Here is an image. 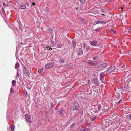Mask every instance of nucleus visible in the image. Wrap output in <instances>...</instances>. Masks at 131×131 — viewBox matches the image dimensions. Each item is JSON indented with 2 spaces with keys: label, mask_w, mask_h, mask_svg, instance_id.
Wrapping results in <instances>:
<instances>
[{
  "label": "nucleus",
  "mask_w": 131,
  "mask_h": 131,
  "mask_svg": "<svg viewBox=\"0 0 131 131\" xmlns=\"http://www.w3.org/2000/svg\"><path fill=\"white\" fill-rule=\"evenodd\" d=\"M89 43L92 46H98V45H96L97 43V41L96 40L91 41L89 42Z\"/></svg>",
  "instance_id": "nucleus-10"
},
{
  "label": "nucleus",
  "mask_w": 131,
  "mask_h": 131,
  "mask_svg": "<svg viewBox=\"0 0 131 131\" xmlns=\"http://www.w3.org/2000/svg\"><path fill=\"white\" fill-rule=\"evenodd\" d=\"M57 46L59 48H61L62 47V45L61 44H59L57 45Z\"/></svg>",
  "instance_id": "nucleus-31"
},
{
  "label": "nucleus",
  "mask_w": 131,
  "mask_h": 131,
  "mask_svg": "<svg viewBox=\"0 0 131 131\" xmlns=\"http://www.w3.org/2000/svg\"><path fill=\"white\" fill-rule=\"evenodd\" d=\"M14 127L13 125H12L10 127V128H8V131H13L14 130Z\"/></svg>",
  "instance_id": "nucleus-14"
},
{
  "label": "nucleus",
  "mask_w": 131,
  "mask_h": 131,
  "mask_svg": "<svg viewBox=\"0 0 131 131\" xmlns=\"http://www.w3.org/2000/svg\"><path fill=\"white\" fill-rule=\"evenodd\" d=\"M124 100H119L118 104H119V103H122V102H124Z\"/></svg>",
  "instance_id": "nucleus-32"
},
{
  "label": "nucleus",
  "mask_w": 131,
  "mask_h": 131,
  "mask_svg": "<svg viewBox=\"0 0 131 131\" xmlns=\"http://www.w3.org/2000/svg\"><path fill=\"white\" fill-rule=\"evenodd\" d=\"M106 126H109L110 125H114V124H113V125L112 124V121L111 120H106Z\"/></svg>",
  "instance_id": "nucleus-6"
},
{
  "label": "nucleus",
  "mask_w": 131,
  "mask_h": 131,
  "mask_svg": "<svg viewBox=\"0 0 131 131\" xmlns=\"http://www.w3.org/2000/svg\"><path fill=\"white\" fill-rule=\"evenodd\" d=\"M80 113H81V114H83V111H82Z\"/></svg>",
  "instance_id": "nucleus-52"
},
{
  "label": "nucleus",
  "mask_w": 131,
  "mask_h": 131,
  "mask_svg": "<svg viewBox=\"0 0 131 131\" xmlns=\"http://www.w3.org/2000/svg\"><path fill=\"white\" fill-rule=\"evenodd\" d=\"M23 72L24 75L27 77H29V71L26 67H24L23 69Z\"/></svg>",
  "instance_id": "nucleus-3"
},
{
  "label": "nucleus",
  "mask_w": 131,
  "mask_h": 131,
  "mask_svg": "<svg viewBox=\"0 0 131 131\" xmlns=\"http://www.w3.org/2000/svg\"><path fill=\"white\" fill-rule=\"evenodd\" d=\"M104 78V73L103 72L100 73V80L103 82L104 83V80L103 79Z\"/></svg>",
  "instance_id": "nucleus-9"
},
{
  "label": "nucleus",
  "mask_w": 131,
  "mask_h": 131,
  "mask_svg": "<svg viewBox=\"0 0 131 131\" xmlns=\"http://www.w3.org/2000/svg\"><path fill=\"white\" fill-rule=\"evenodd\" d=\"M98 58V57L97 56H95L93 57V59L94 60H96Z\"/></svg>",
  "instance_id": "nucleus-30"
},
{
  "label": "nucleus",
  "mask_w": 131,
  "mask_h": 131,
  "mask_svg": "<svg viewBox=\"0 0 131 131\" xmlns=\"http://www.w3.org/2000/svg\"><path fill=\"white\" fill-rule=\"evenodd\" d=\"M123 8L122 7L121 8V9H123Z\"/></svg>",
  "instance_id": "nucleus-56"
},
{
  "label": "nucleus",
  "mask_w": 131,
  "mask_h": 131,
  "mask_svg": "<svg viewBox=\"0 0 131 131\" xmlns=\"http://www.w3.org/2000/svg\"><path fill=\"white\" fill-rule=\"evenodd\" d=\"M19 67V64L18 63H16L15 65V68H17Z\"/></svg>",
  "instance_id": "nucleus-23"
},
{
  "label": "nucleus",
  "mask_w": 131,
  "mask_h": 131,
  "mask_svg": "<svg viewBox=\"0 0 131 131\" xmlns=\"http://www.w3.org/2000/svg\"><path fill=\"white\" fill-rule=\"evenodd\" d=\"M105 2H109L111 0H104Z\"/></svg>",
  "instance_id": "nucleus-41"
},
{
  "label": "nucleus",
  "mask_w": 131,
  "mask_h": 131,
  "mask_svg": "<svg viewBox=\"0 0 131 131\" xmlns=\"http://www.w3.org/2000/svg\"><path fill=\"white\" fill-rule=\"evenodd\" d=\"M131 54H130L129 55H128V57L129 58V60L130 61H131V56L130 55Z\"/></svg>",
  "instance_id": "nucleus-36"
},
{
  "label": "nucleus",
  "mask_w": 131,
  "mask_h": 131,
  "mask_svg": "<svg viewBox=\"0 0 131 131\" xmlns=\"http://www.w3.org/2000/svg\"><path fill=\"white\" fill-rule=\"evenodd\" d=\"M43 69H41L38 70V72L39 73H40L42 72L43 71Z\"/></svg>",
  "instance_id": "nucleus-27"
},
{
  "label": "nucleus",
  "mask_w": 131,
  "mask_h": 131,
  "mask_svg": "<svg viewBox=\"0 0 131 131\" xmlns=\"http://www.w3.org/2000/svg\"><path fill=\"white\" fill-rule=\"evenodd\" d=\"M25 118L26 120H27L28 122L31 123V121L30 120V118L29 116L27 114L25 115Z\"/></svg>",
  "instance_id": "nucleus-12"
},
{
  "label": "nucleus",
  "mask_w": 131,
  "mask_h": 131,
  "mask_svg": "<svg viewBox=\"0 0 131 131\" xmlns=\"http://www.w3.org/2000/svg\"><path fill=\"white\" fill-rule=\"evenodd\" d=\"M49 30H50V31H53V29L52 28H50L49 29Z\"/></svg>",
  "instance_id": "nucleus-47"
},
{
  "label": "nucleus",
  "mask_w": 131,
  "mask_h": 131,
  "mask_svg": "<svg viewBox=\"0 0 131 131\" xmlns=\"http://www.w3.org/2000/svg\"><path fill=\"white\" fill-rule=\"evenodd\" d=\"M116 68L115 66H112L108 68L106 71V73L107 74H109L112 72H116L115 71Z\"/></svg>",
  "instance_id": "nucleus-2"
},
{
  "label": "nucleus",
  "mask_w": 131,
  "mask_h": 131,
  "mask_svg": "<svg viewBox=\"0 0 131 131\" xmlns=\"http://www.w3.org/2000/svg\"><path fill=\"white\" fill-rule=\"evenodd\" d=\"M53 103H51V107L52 108L53 107Z\"/></svg>",
  "instance_id": "nucleus-48"
},
{
  "label": "nucleus",
  "mask_w": 131,
  "mask_h": 131,
  "mask_svg": "<svg viewBox=\"0 0 131 131\" xmlns=\"http://www.w3.org/2000/svg\"><path fill=\"white\" fill-rule=\"evenodd\" d=\"M79 19L82 22H83L84 21V19L82 18H81V17H79Z\"/></svg>",
  "instance_id": "nucleus-29"
},
{
  "label": "nucleus",
  "mask_w": 131,
  "mask_h": 131,
  "mask_svg": "<svg viewBox=\"0 0 131 131\" xmlns=\"http://www.w3.org/2000/svg\"><path fill=\"white\" fill-rule=\"evenodd\" d=\"M49 49L50 50H52V48H51V47H49Z\"/></svg>",
  "instance_id": "nucleus-49"
},
{
  "label": "nucleus",
  "mask_w": 131,
  "mask_h": 131,
  "mask_svg": "<svg viewBox=\"0 0 131 131\" xmlns=\"http://www.w3.org/2000/svg\"><path fill=\"white\" fill-rule=\"evenodd\" d=\"M128 118L129 119H131V114L129 115Z\"/></svg>",
  "instance_id": "nucleus-37"
},
{
  "label": "nucleus",
  "mask_w": 131,
  "mask_h": 131,
  "mask_svg": "<svg viewBox=\"0 0 131 131\" xmlns=\"http://www.w3.org/2000/svg\"><path fill=\"white\" fill-rule=\"evenodd\" d=\"M88 64L91 66H94V63L91 61L89 62Z\"/></svg>",
  "instance_id": "nucleus-24"
},
{
  "label": "nucleus",
  "mask_w": 131,
  "mask_h": 131,
  "mask_svg": "<svg viewBox=\"0 0 131 131\" xmlns=\"http://www.w3.org/2000/svg\"><path fill=\"white\" fill-rule=\"evenodd\" d=\"M27 92L26 90L25 89H24L23 91V95L26 96L27 94Z\"/></svg>",
  "instance_id": "nucleus-22"
},
{
  "label": "nucleus",
  "mask_w": 131,
  "mask_h": 131,
  "mask_svg": "<svg viewBox=\"0 0 131 131\" xmlns=\"http://www.w3.org/2000/svg\"><path fill=\"white\" fill-rule=\"evenodd\" d=\"M113 125H112L113 126H112V125L111 126V127L109 129V131H113L115 129V128H114V127L113 126Z\"/></svg>",
  "instance_id": "nucleus-19"
},
{
  "label": "nucleus",
  "mask_w": 131,
  "mask_h": 131,
  "mask_svg": "<svg viewBox=\"0 0 131 131\" xmlns=\"http://www.w3.org/2000/svg\"><path fill=\"white\" fill-rule=\"evenodd\" d=\"M80 2L82 3H84L85 2V0H79Z\"/></svg>",
  "instance_id": "nucleus-35"
},
{
  "label": "nucleus",
  "mask_w": 131,
  "mask_h": 131,
  "mask_svg": "<svg viewBox=\"0 0 131 131\" xmlns=\"http://www.w3.org/2000/svg\"><path fill=\"white\" fill-rule=\"evenodd\" d=\"M17 72H18V71ZM17 76H18V77H19V74L18 73V72H17Z\"/></svg>",
  "instance_id": "nucleus-50"
},
{
  "label": "nucleus",
  "mask_w": 131,
  "mask_h": 131,
  "mask_svg": "<svg viewBox=\"0 0 131 131\" xmlns=\"http://www.w3.org/2000/svg\"><path fill=\"white\" fill-rule=\"evenodd\" d=\"M93 24H94V25H95L98 24V23H97V21H96V22H94V23Z\"/></svg>",
  "instance_id": "nucleus-43"
},
{
  "label": "nucleus",
  "mask_w": 131,
  "mask_h": 131,
  "mask_svg": "<svg viewBox=\"0 0 131 131\" xmlns=\"http://www.w3.org/2000/svg\"><path fill=\"white\" fill-rule=\"evenodd\" d=\"M97 23L98 24H106V22L103 21H97Z\"/></svg>",
  "instance_id": "nucleus-18"
},
{
  "label": "nucleus",
  "mask_w": 131,
  "mask_h": 131,
  "mask_svg": "<svg viewBox=\"0 0 131 131\" xmlns=\"http://www.w3.org/2000/svg\"><path fill=\"white\" fill-rule=\"evenodd\" d=\"M72 43L73 47L74 48L75 47L76 43V41L75 39H74L72 40Z\"/></svg>",
  "instance_id": "nucleus-15"
},
{
  "label": "nucleus",
  "mask_w": 131,
  "mask_h": 131,
  "mask_svg": "<svg viewBox=\"0 0 131 131\" xmlns=\"http://www.w3.org/2000/svg\"><path fill=\"white\" fill-rule=\"evenodd\" d=\"M107 63H105L102 64L100 65V67L101 68L102 70L103 69L107 67Z\"/></svg>",
  "instance_id": "nucleus-8"
},
{
  "label": "nucleus",
  "mask_w": 131,
  "mask_h": 131,
  "mask_svg": "<svg viewBox=\"0 0 131 131\" xmlns=\"http://www.w3.org/2000/svg\"><path fill=\"white\" fill-rule=\"evenodd\" d=\"M88 83H89V80H88Z\"/></svg>",
  "instance_id": "nucleus-57"
},
{
  "label": "nucleus",
  "mask_w": 131,
  "mask_h": 131,
  "mask_svg": "<svg viewBox=\"0 0 131 131\" xmlns=\"http://www.w3.org/2000/svg\"><path fill=\"white\" fill-rule=\"evenodd\" d=\"M81 131H90V129L86 127H83Z\"/></svg>",
  "instance_id": "nucleus-17"
},
{
  "label": "nucleus",
  "mask_w": 131,
  "mask_h": 131,
  "mask_svg": "<svg viewBox=\"0 0 131 131\" xmlns=\"http://www.w3.org/2000/svg\"><path fill=\"white\" fill-rule=\"evenodd\" d=\"M79 108V105L78 103L75 101L71 103V109L73 111L77 110Z\"/></svg>",
  "instance_id": "nucleus-1"
},
{
  "label": "nucleus",
  "mask_w": 131,
  "mask_h": 131,
  "mask_svg": "<svg viewBox=\"0 0 131 131\" xmlns=\"http://www.w3.org/2000/svg\"><path fill=\"white\" fill-rule=\"evenodd\" d=\"M32 4L33 5H36V4L34 2H33L32 3Z\"/></svg>",
  "instance_id": "nucleus-45"
},
{
  "label": "nucleus",
  "mask_w": 131,
  "mask_h": 131,
  "mask_svg": "<svg viewBox=\"0 0 131 131\" xmlns=\"http://www.w3.org/2000/svg\"><path fill=\"white\" fill-rule=\"evenodd\" d=\"M10 92L12 93H13L14 92V91L12 89V88H10Z\"/></svg>",
  "instance_id": "nucleus-34"
},
{
  "label": "nucleus",
  "mask_w": 131,
  "mask_h": 131,
  "mask_svg": "<svg viewBox=\"0 0 131 131\" xmlns=\"http://www.w3.org/2000/svg\"><path fill=\"white\" fill-rule=\"evenodd\" d=\"M125 67V65L123 64L121 66V67L122 68H123Z\"/></svg>",
  "instance_id": "nucleus-46"
},
{
  "label": "nucleus",
  "mask_w": 131,
  "mask_h": 131,
  "mask_svg": "<svg viewBox=\"0 0 131 131\" xmlns=\"http://www.w3.org/2000/svg\"><path fill=\"white\" fill-rule=\"evenodd\" d=\"M58 61L59 62L64 63L65 61L64 57L63 56H62L59 58Z\"/></svg>",
  "instance_id": "nucleus-7"
},
{
  "label": "nucleus",
  "mask_w": 131,
  "mask_h": 131,
  "mask_svg": "<svg viewBox=\"0 0 131 131\" xmlns=\"http://www.w3.org/2000/svg\"><path fill=\"white\" fill-rule=\"evenodd\" d=\"M100 27H99L98 29H97L95 30V31L96 32L98 31L100 29Z\"/></svg>",
  "instance_id": "nucleus-39"
},
{
  "label": "nucleus",
  "mask_w": 131,
  "mask_h": 131,
  "mask_svg": "<svg viewBox=\"0 0 131 131\" xmlns=\"http://www.w3.org/2000/svg\"><path fill=\"white\" fill-rule=\"evenodd\" d=\"M51 43L52 44H53L54 43V41H52Z\"/></svg>",
  "instance_id": "nucleus-51"
},
{
  "label": "nucleus",
  "mask_w": 131,
  "mask_h": 131,
  "mask_svg": "<svg viewBox=\"0 0 131 131\" xmlns=\"http://www.w3.org/2000/svg\"><path fill=\"white\" fill-rule=\"evenodd\" d=\"M12 87H13V86H11V88H12Z\"/></svg>",
  "instance_id": "nucleus-58"
},
{
  "label": "nucleus",
  "mask_w": 131,
  "mask_h": 131,
  "mask_svg": "<svg viewBox=\"0 0 131 131\" xmlns=\"http://www.w3.org/2000/svg\"><path fill=\"white\" fill-rule=\"evenodd\" d=\"M54 65V62H50L46 64L45 65V67L46 68L49 69L53 67Z\"/></svg>",
  "instance_id": "nucleus-4"
},
{
  "label": "nucleus",
  "mask_w": 131,
  "mask_h": 131,
  "mask_svg": "<svg viewBox=\"0 0 131 131\" xmlns=\"http://www.w3.org/2000/svg\"><path fill=\"white\" fill-rule=\"evenodd\" d=\"M45 11L46 12V13L48 12V11H49V8H48V7H46L45 8Z\"/></svg>",
  "instance_id": "nucleus-28"
},
{
  "label": "nucleus",
  "mask_w": 131,
  "mask_h": 131,
  "mask_svg": "<svg viewBox=\"0 0 131 131\" xmlns=\"http://www.w3.org/2000/svg\"><path fill=\"white\" fill-rule=\"evenodd\" d=\"M128 32L131 34V29H129V30H128Z\"/></svg>",
  "instance_id": "nucleus-42"
},
{
  "label": "nucleus",
  "mask_w": 131,
  "mask_h": 131,
  "mask_svg": "<svg viewBox=\"0 0 131 131\" xmlns=\"http://www.w3.org/2000/svg\"><path fill=\"white\" fill-rule=\"evenodd\" d=\"M111 32L113 33L114 34H115L116 33V31L114 30H111Z\"/></svg>",
  "instance_id": "nucleus-33"
},
{
  "label": "nucleus",
  "mask_w": 131,
  "mask_h": 131,
  "mask_svg": "<svg viewBox=\"0 0 131 131\" xmlns=\"http://www.w3.org/2000/svg\"><path fill=\"white\" fill-rule=\"evenodd\" d=\"M16 84V82L14 80H13L12 81V84L13 85H15Z\"/></svg>",
  "instance_id": "nucleus-25"
},
{
  "label": "nucleus",
  "mask_w": 131,
  "mask_h": 131,
  "mask_svg": "<svg viewBox=\"0 0 131 131\" xmlns=\"http://www.w3.org/2000/svg\"><path fill=\"white\" fill-rule=\"evenodd\" d=\"M3 6L5 7H7L8 6V4H6L4 2L3 3Z\"/></svg>",
  "instance_id": "nucleus-26"
},
{
  "label": "nucleus",
  "mask_w": 131,
  "mask_h": 131,
  "mask_svg": "<svg viewBox=\"0 0 131 131\" xmlns=\"http://www.w3.org/2000/svg\"><path fill=\"white\" fill-rule=\"evenodd\" d=\"M76 125L75 123H73L72 125L70 126V128L71 129H74L75 127V126Z\"/></svg>",
  "instance_id": "nucleus-20"
},
{
  "label": "nucleus",
  "mask_w": 131,
  "mask_h": 131,
  "mask_svg": "<svg viewBox=\"0 0 131 131\" xmlns=\"http://www.w3.org/2000/svg\"><path fill=\"white\" fill-rule=\"evenodd\" d=\"M99 81L96 78H94L93 79L92 81V83L95 85L98 84L99 83Z\"/></svg>",
  "instance_id": "nucleus-11"
},
{
  "label": "nucleus",
  "mask_w": 131,
  "mask_h": 131,
  "mask_svg": "<svg viewBox=\"0 0 131 131\" xmlns=\"http://www.w3.org/2000/svg\"><path fill=\"white\" fill-rule=\"evenodd\" d=\"M86 45V43L85 42L83 43V47L85 48V46Z\"/></svg>",
  "instance_id": "nucleus-38"
},
{
  "label": "nucleus",
  "mask_w": 131,
  "mask_h": 131,
  "mask_svg": "<svg viewBox=\"0 0 131 131\" xmlns=\"http://www.w3.org/2000/svg\"><path fill=\"white\" fill-rule=\"evenodd\" d=\"M2 12L3 13H4V14H5V11H4V10L3 9H2Z\"/></svg>",
  "instance_id": "nucleus-44"
},
{
  "label": "nucleus",
  "mask_w": 131,
  "mask_h": 131,
  "mask_svg": "<svg viewBox=\"0 0 131 131\" xmlns=\"http://www.w3.org/2000/svg\"><path fill=\"white\" fill-rule=\"evenodd\" d=\"M101 14H102V15H104V14L103 13H102H102Z\"/></svg>",
  "instance_id": "nucleus-54"
},
{
  "label": "nucleus",
  "mask_w": 131,
  "mask_h": 131,
  "mask_svg": "<svg viewBox=\"0 0 131 131\" xmlns=\"http://www.w3.org/2000/svg\"><path fill=\"white\" fill-rule=\"evenodd\" d=\"M59 115L61 116H62L66 114L65 110L62 108H60L59 111Z\"/></svg>",
  "instance_id": "nucleus-5"
},
{
  "label": "nucleus",
  "mask_w": 131,
  "mask_h": 131,
  "mask_svg": "<svg viewBox=\"0 0 131 131\" xmlns=\"http://www.w3.org/2000/svg\"><path fill=\"white\" fill-rule=\"evenodd\" d=\"M96 118V117H93L92 119V120H95Z\"/></svg>",
  "instance_id": "nucleus-40"
},
{
  "label": "nucleus",
  "mask_w": 131,
  "mask_h": 131,
  "mask_svg": "<svg viewBox=\"0 0 131 131\" xmlns=\"http://www.w3.org/2000/svg\"><path fill=\"white\" fill-rule=\"evenodd\" d=\"M101 14H102V15H104V14L103 13H102H102Z\"/></svg>",
  "instance_id": "nucleus-53"
},
{
  "label": "nucleus",
  "mask_w": 131,
  "mask_h": 131,
  "mask_svg": "<svg viewBox=\"0 0 131 131\" xmlns=\"http://www.w3.org/2000/svg\"><path fill=\"white\" fill-rule=\"evenodd\" d=\"M101 106L100 104H99L98 105V110H95V113H97L98 112V111H100L101 110Z\"/></svg>",
  "instance_id": "nucleus-13"
},
{
  "label": "nucleus",
  "mask_w": 131,
  "mask_h": 131,
  "mask_svg": "<svg viewBox=\"0 0 131 131\" xmlns=\"http://www.w3.org/2000/svg\"><path fill=\"white\" fill-rule=\"evenodd\" d=\"M78 51L79 55H82V54L83 53V51L82 49L79 48V49Z\"/></svg>",
  "instance_id": "nucleus-16"
},
{
  "label": "nucleus",
  "mask_w": 131,
  "mask_h": 131,
  "mask_svg": "<svg viewBox=\"0 0 131 131\" xmlns=\"http://www.w3.org/2000/svg\"><path fill=\"white\" fill-rule=\"evenodd\" d=\"M102 12H103V13H105V12H104V11H103Z\"/></svg>",
  "instance_id": "nucleus-55"
},
{
  "label": "nucleus",
  "mask_w": 131,
  "mask_h": 131,
  "mask_svg": "<svg viewBox=\"0 0 131 131\" xmlns=\"http://www.w3.org/2000/svg\"><path fill=\"white\" fill-rule=\"evenodd\" d=\"M26 8V6L24 4H23L20 6V8L21 9H25Z\"/></svg>",
  "instance_id": "nucleus-21"
}]
</instances>
